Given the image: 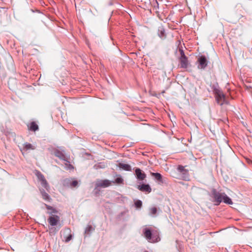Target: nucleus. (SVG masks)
<instances>
[{"instance_id": "1", "label": "nucleus", "mask_w": 252, "mask_h": 252, "mask_svg": "<svg viewBox=\"0 0 252 252\" xmlns=\"http://www.w3.org/2000/svg\"><path fill=\"white\" fill-rule=\"evenodd\" d=\"M213 196L216 205H219L221 201H223L226 204H232L231 199L225 193H220L214 190L213 191Z\"/></svg>"}, {"instance_id": "2", "label": "nucleus", "mask_w": 252, "mask_h": 252, "mask_svg": "<svg viewBox=\"0 0 252 252\" xmlns=\"http://www.w3.org/2000/svg\"><path fill=\"white\" fill-rule=\"evenodd\" d=\"M143 233L146 239L150 242L155 243L160 240L157 230L153 231L151 228L146 227L144 229Z\"/></svg>"}, {"instance_id": "3", "label": "nucleus", "mask_w": 252, "mask_h": 252, "mask_svg": "<svg viewBox=\"0 0 252 252\" xmlns=\"http://www.w3.org/2000/svg\"><path fill=\"white\" fill-rule=\"evenodd\" d=\"M179 52H180L181 56L179 58L180 64L181 68L184 69H187L190 66V63L188 60V58L186 56L184 51L182 49H180Z\"/></svg>"}, {"instance_id": "4", "label": "nucleus", "mask_w": 252, "mask_h": 252, "mask_svg": "<svg viewBox=\"0 0 252 252\" xmlns=\"http://www.w3.org/2000/svg\"><path fill=\"white\" fill-rule=\"evenodd\" d=\"M49 217L48 219V221L50 225L53 226L57 225L60 222V217L52 212H48Z\"/></svg>"}, {"instance_id": "5", "label": "nucleus", "mask_w": 252, "mask_h": 252, "mask_svg": "<svg viewBox=\"0 0 252 252\" xmlns=\"http://www.w3.org/2000/svg\"><path fill=\"white\" fill-rule=\"evenodd\" d=\"M112 182L105 179V180H97L95 182L96 188H105L109 187L111 185Z\"/></svg>"}, {"instance_id": "6", "label": "nucleus", "mask_w": 252, "mask_h": 252, "mask_svg": "<svg viewBox=\"0 0 252 252\" xmlns=\"http://www.w3.org/2000/svg\"><path fill=\"white\" fill-rule=\"evenodd\" d=\"M198 63V68L201 69H204L208 64V61L204 56H201L197 60Z\"/></svg>"}, {"instance_id": "7", "label": "nucleus", "mask_w": 252, "mask_h": 252, "mask_svg": "<svg viewBox=\"0 0 252 252\" xmlns=\"http://www.w3.org/2000/svg\"><path fill=\"white\" fill-rule=\"evenodd\" d=\"M216 98L218 103L220 105H222L225 101V97L224 94L220 91H218L216 92Z\"/></svg>"}, {"instance_id": "8", "label": "nucleus", "mask_w": 252, "mask_h": 252, "mask_svg": "<svg viewBox=\"0 0 252 252\" xmlns=\"http://www.w3.org/2000/svg\"><path fill=\"white\" fill-rule=\"evenodd\" d=\"M177 170L182 174L183 179H186L189 178V170L185 169V166L179 165L177 167Z\"/></svg>"}, {"instance_id": "9", "label": "nucleus", "mask_w": 252, "mask_h": 252, "mask_svg": "<svg viewBox=\"0 0 252 252\" xmlns=\"http://www.w3.org/2000/svg\"><path fill=\"white\" fill-rule=\"evenodd\" d=\"M78 182L76 180L71 181L70 179H66L64 180V185L70 186L71 188H75L77 187Z\"/></svg>"}, {"instance_id": "10", "label": "nucleus", "mask_w": 252, "mask_h": 252, "mask_svg": "<svg viewBox=\"0 0 252 252\" xmlns=\"http://www.w3.org/2000/svg\"><path fill=\"white\" fill-rule=\"evenodd\" d=\"M135 175L137 179L141 181L144 180L146 177V175L139 168L135 169Z\"/></svg>"}, {"instance_id": "11", "label": "nucleus", "mask_w": 252, "mask_h": 252, "mask_svg": "<svg viewBox=\"0 0 252 252\" xmlns=\"http://www.w3.org/2000/svg\"><path fill=\"white\" fill-rule=\"evenodd\" d=\"M54 155L59 158L60 159L66 161V158L64 154L58 150H56L54 152Z\"/></svg>"}, {"instance_id": "12", "label": "nucleus", "mask_w": 252, "mask_h": 252, "mask_svg": "<svg viewBox=\"0 0 252 252\" xmlns=\"http://www.w3.org/2000/svg\"><path fill=\"white\" fill-rule=\"evenodd\" d=\"M137 189L141 191H146L150 192L151 191V188L149 185L143 184L141 186H138Z\"/></svg>"}, {"instance_id": "13", "label": "nucleus", "mask_w": 252, "mask_h": 252, "mask_svg": "<svg viewBox=\"0 0 252 252\" xmlns=\"http://www.w3.org/2000/svg\"><path fill=\"white\" fill-rule=\"evenodd\" d=\"M35 149V146H34V145L30 144V143H25L23 145V150H25V151H28V150H34ZM21 151H22V150H21Z\"/></svg>"}, {"instance_id": "14", "label": "nucleus", "mask_w": 252, "mask_h": 252, "mask_svg": "<svg viewBox=\"0 0 252 252\" xmlns=\"http://www.w3.org/2000/svg\"><path fill=\"white\" fill-rule=\"evenodd\" d=\"M118 167L122 169L123 170L126 171H130L131 170V166L130 165L125 163H120L118 165Z\"/></svg>"}, {"instance_id": "15", "label": "nucleus", "mask_w": 252, "mask_h": 252, "mask_svg": "<svg viewBox=\"0 0 252 252\" xmlns=\"http://www.w3.org/2000/svg\"><path fill=\"white\" fill-rule=\"evenodd\" d=\"M17 81L14 79H9L8 81V84L9 86V88L11 90H14L16 88V84Z\"/></svg>"}, {"instance_id": "16", "label": "nucleus", "mask_w": 252, "mask_h": 252, "mask_svg": "<svg viewBox=\"0 0 252 252\" xmlns=\"http://www.w3.org/2000/svg\"><path fill=\"white\" fill-rule=\"evenodd\" d=\"M64 163L65 169L67 170H72L74 169V166L70 164V162L67 160L66 159V161H65Z\"/></svg>"}, {"instance_id": "17", "label": "nucleus", "mask_w": 252, "mask_h": 252, "mask_svg": "<svg viewBox=\"0 0 252 252\" xmlns=\"http://www.w3.org/2000/svg\"><path fill=\"white\" fill-rule=\"evenodd\" d=\"M152 175L158 181L162 182V176L158 173H152Z\"/></svg>"}, {"instance_id": "18", "label": "nucleus", "mask_w": 252, "mask_h": 252, "mask_svg": "<svg viewBox=\"0 0 252 252\" xmlns=\"http://www.w3.org/2000/svg\"><path fill=\"white\" fill-rule=\"evenodd\" d=\"M30 128L31 130L35 131L38 129V126L35 122H33L31 123Z\"/></svg>"}, {"instance_id": "19", "label": "nucleus", "mask_w": 252, "mask_h": 252, "mask_svg": "<svg viewBox=\"0 0 252 252\" xmlns=\"http://www.w3.org/2000/svg\"><path fill=\"white\" fill-rule=\"evenodd\" d=\"M112 183L117 184H123L124 180L120 176H119V177L115 179V181L112 182Z\"/></svg>"}, {"instance_id": "20", "label": "nucleus", "mask_w": 252, "mask_h": 252, "mask_svg": "<svg viewBox=\"0 0 252 252\" xmlns=\"http://www.w3.org/2000/svg\"><path fill=\"white\" fill-rule=\"evenodd\" d=\"M46 207L48 210H51L50 212H52L53 214H56L57 213V211L50 206L46 205Z\"/></svg>"}, {"instance_id": "21", "label": "nucleus", "mask_w": 252, "mask_h": 252, "mask_svg": "<svg viewBox=\"0 0 252 252\" xmlns=\"http://www.w3.org/2000/svg\"><path fill=\"white\" fill-rule=\"evenodd\" d=\"M157 209L156 207H152L150 209V214L151 215H155L157 214Z\"/></svg>"}, {"instance_id": "22", "label": "nucleus", "mask_w": 252, "mask_h": 252, "mask_svg": "<svg viewBox=\"0 0 252 252\" xmlns=\"http://www.w3.org/2000/svg\"><path fill=\"white\" fill-rule=\"evenodd\" d=\"M42 197L44 199V200H50V197L49 196V195L48 194V193H47L46 192H43L42 193Z\"/></svg>"}, {"instance_id": "23", "label": "nucleus", "mask_w": 252, "mask_h": 252, "mask_svg": "<svg viewBox=\"0 0 252 252\" xmlns=\"http://www.w3.org/2000/svg\"><path fill=\"white\" fill-rule=\"evenodd\" d=\"M135 205L136 206V207L138 208H140L141 207L142 205V201H140V200H137L135 202Z\"/></svg>"}, {"instance_id": "24", "label": "nucleus", "mask_w": 252, "mask_h": 252, "mask_svg": "<svg viewBox=\"0 0 252 252\" xmlns=\"http://www.w3.org/2000/svg\"><path fill=\"white\" fill-rule=\"evenodd\" d=\"M41 184L45 188H47L48 187V183L46 179L43 180V181L41 182Z\"/></svg>"}, {"instance_id": "25", "label": "nucleus", "mask_w": 252, "mask_h": 252, "mask_svg": "<svg viewBox=\"0 0 252 252\" xmlns=\"http://www.w3.org/2000/svg\"><path fill=\"white\" fill-rule=\"evenodd\" d=\"M38 179L41 181L42 182L43 180L45 179V178H44V176L40 174V175H39L38 176Z\"/></svg>"}, {"instance_id": "26", "label": "nucleus", "mask_w": 252, "mask_h": 252, "mask_svg": "<svg viewBox=\"0 0 252 252\" xmlns=\"http://www.w3.org/2000/svg\"><path fill=\"white\" fill-rule=\"evenodd\" d=\"M72 238V236L71 234H70L69 236H68L66 239H65V242H69Z\"/></svg>"}, {"instance_id": "27", "label": "nucleus", "mask_w": 252, "mask_h": 252, "mask_svg": "<svg viewBox=\"0 0 252 252\" xmlns=\"http://www.w3.org/2000/svg\"><path fill=\"white\" fill-rule=\"evenodd\" d=\"M91 227H91V226H89L88 227V228H91Z\"/></svg>"}, {"instance_id": "28", "label": "nucleus", "mask_w": 252, "mask_h": 252, "mask_svg": "<svg viewBox=\"0 0 252 252\" xmlns=\"http://www.w3.org/2000/svg\"><path fill=\"white\" fill-rule=\"evenodd\" d=\"M145 252H148V251H145Z\"/></svg>"}]
</instances>
